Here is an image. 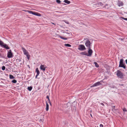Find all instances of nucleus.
I'll return each mask as SVG.
<instances>
[{"instance_id":"nucleus-21","label":"nucleus","mask_w":127,"mask_h":127,"mask_svg":"<svg viewBox=\"0 0 127 127\" xmlns=\"http://www.w3.org/2000/svg\"><path fill=\"white\" fill-rule=\"evenodd\" d=\"M64 46H66L70 47L71 46V45L68 44H65L64 45Z\"/></svg>"},{"instance_id":"nucleus-29","label":"nucleus","mask_w":127,"mask_h":127,"mask_svg":"<svg viewBox=\"0 0 127 127\" xmlns=\"http://www.w3.org/2000/svg\"><path fill=\"white\" fill-rule=\"evenodd\" d=\"M21 61L20 60L18 59H17L16 60V61L17 62H20Z\"/></svg>"},{"instance_id":"nucleus-13","label":"nucleus","mask_w":127,"mask_h":127,"mask_svg":"<svg viewBox=\"0 0 127 127\" xmlns=\"http://www.w3.org/2000/svg\"><path fill=\"white\" fill-rule=\"evenodd\" d=\"M40 69L43 71H45V67H44L43 65L41 64L40 66Z\"/></svg>"},{"instance_id":"nucleus-5","label":"nucleus","mask_w":127,"mask_h":127,"mask_svg":"<svg viewBox=\"0 0 127 127\" xmlns=\"http://www.w3.org/2000/svg\"><path fill=\"white\" fill-rule=\"evenodd\" d=\"M78 49V50L80 51H83L86 49L85 46L82 44L79 45Z\"/></svg>"},{"instance_id":"nucleus-12","label":"nucleus","mask_w":127,"mask_h":127,"mask_svg":"<svg viewBox=\"0 0 127 127\" xmlns=\"http://www.w3.org/2000/svg\"><path fill=\"white\" fill-rule=\"evenodd\" d=\"M118 5L119 6H123L124 4V3L122 1H118Z\"/></svg>"},{"instance_id":"nucleus-41","label":"nucleus","mask_w":127,"mask_h":127,"mask_svg":"<svg viewBox=\"0 0 127 127\" xmlns=\"http://www.w3.org/2000/svg\"><path fill=\"white\" fill-rule=\"evenodd\" d=\"M90 116H91L92 117V114H90Z\"/></svg>"},{"instance_id":"nucleus-37","label":"nucleus","mask_w":127,"mask_h":127,"mask_svg":"<svg viewBox=\"0 0 127 127\" xmlns=\"http://www.w3.org/2000/svg\"><path fill=\"white\" fill-rule=\"evenodd\" d=\"M49 102L50 103V105H51V103L50 101V102Z\"/></svg>"},{"instance_id":"nucleus-44","label":"nucleus","mask_w":127,"mask_h":127,"mask_svg":"<svg viewBox=\"0 0 127 127\" xmlns=\"http://www.w3.org/2000/svg\"><path fill=\"white\" fill-rule=\"evenodd\" d=\"M126 64H127V62H126Z\"/></svg>"},{"instance_id":"nucleus-23","label":"nucleus","mask_w":127,"mask_h":127,"mask_svg":"<svg viewBox=\"0 0 127 127\" xmlns=\"http://www.w3.org/2000/svg\"><path fill=\"white\" fill-rule=\"evenodd\" d=\"M26 55L27 57V59H28L29 60L30 58V56L28 54H27Z\"/></svg>"},{"instance_id":"nucleus-8","label":"nucleus","mask_w":127,"mask_h":127,"mask_svg":"<svg viewBox=\"0 0 127 127\" xmlns=\"http://www.w3.org/2000/svg\"><path fill=\"white\" fill-rule=\"evenodd\" d=\"M7 57L8 58H10L13 57V54L11 52V50H9L7 53Z\"/></svg>"},{"instance_id":"nucleus-11","label":"nucleus","mask_w":127,"mask_h":127,"mask_svg":"<svg viewBox=\"0 0 127 127\" xmlns=\"http://www.w3.org/2000/svg\"><path fill=\"white\" fill-rule=\"evenodd\" d=\"M68 104H69V103H68L66 104V106H67L66 107V110H67V111H66V112H65V113H67L68 112V110L70 109L71 108V107L70 106V105L69 106H67Z\"/></svg>"},{"instance_id":"nucleus-20","label":"nucleus","mask_w":127,"mask_h":127,"mask_svg":"<svg viewBox=\"0 0 127 127\" xmlns=\"http://www.w3.org/2000/svg\"><path fill=\"white\" fill-rule=\"evenodd\" d=\"M32 86L28 87V89L29 91H30L32 90Z\"/></svg>"},{"instance_id":"nucleus-40","label":"nucleus","mask_w":127,"mask_h":127,"mask_svg":"<svg viewBox=\"0 0 127 127\" xmlns=\"http://www.w3.org/2000/svg\"><path fill=\"white\" fill-rule=\"evenodd\" d=\"M52 24H53L55 25H56V24H54V23H52Z\"/></svg>"},{"instance_id":"nucleus-14","label":"nucleus","mask_w":127,"mask_h":127,"mask_svg":"<svg viewBox=\"0 0 127 127\" xmlns=\"http://www.w3.org/2000/svg\"><path fill=\"white\" fill-rule=\"evenodd\" d=\"M46 111H47L48 110H49V105L48 104V103L47 102H46Z\"/></svg>"},{"instance_id":"nucleus-46","label":"nucleus","mask_w":127,"mask_h":127,"mask_svg":"<svg viewBox=\"0 0 127 127\" xmlns=\"http://www.w3.org/2000/svg\"><path fill=\"white\" fill-rule=\"evenodd\" d=\"M126 20L127 21V20Z\"/></svg>"},{"instance_id":"nucleus-10","label":"nucleus","mask_w":127,"mask_h":127,"mask_svg":"<svg viewBox=\"0 0 127 127\" xmlns=\"http://www.w3.org/2000/svg\"><path fill=\"white\" fill-rule=\"evenodd\" d=\"M22 49L23 50L24 53L25 55H26L28 54V52L27 51V50L24 47L22 48Z\"/></svg>"},{"instance_id":"nucleus-25","label":"nucleus","mask_w":127,"mask_h":127,"mask_svg":"<svg viewBox=\"0 0 127 127\" xmlns=\"http://www.w3.org/2000/svg\"><path fill=\"white\" fill-rule=\"evenodd\" d=\"M98 5H100V6H102L103 5V4L102 2H99L98 3Z\"/></svg>"},{"instance_id":"nucleus-7","label":"nucleus","mask_w":127,"mask_h":127,"mask_svg":"<svg viewBox=\"0 0 127 127\" xmlns=\"http://www.w3.org/2000/svg\"><path fill=\"white\" fill-rule=\"evenodd\" d=\"M1 45L0 46L6 49H10L8 46L6 44H4L3 42Z\"/></svg>"},{"instance_id":"nucleus-34","label":"nucleus","mask_w":127,"mask_h":127,"mask_svg":"<svg viewBox=\"0 0 127 127\" xmlns=\"http://www.w3.org/2000/svg\"><path fill=\"white\" fill-rule=\"evenodd\" d=\"M103 127V125L101 124H100V127Z\"/></svg>"},{"instance_id":"nucleus-32","label":"nucleus","mask_w":127,"mask_h":127,"mask_svg":"<svg viewBox=\"0 0 127 127\" xmlns=\"http://www.w3.org/2000/svg\"><path fill=\"white\" fill-rule=\"evenodd\" d=\"M2 42H3L2 41L0 40V46L1 45V44H2Z\"/></svg>"},{"instance_id":"nucleus-22","label":"nucleus","mask_w":127,"mask_h":127,"mask_svg":"<svg viewBox=\"0 0 127 127\" xmlns=\"http://www.w3.org/2000/svg\"><path fill=\"white\" fill-rule=\"evenodd\" d=\"M9 76V78L11 79H14L15 78L14 77L13 75H10Z\"/></svg>"},{"instance_id":"nucleus-30","label":"nucleus","mask_w":127,"mask_h":127,"mask_svg":"<svg viewBox=\"0 0 127 127\" xmlns=\"http://www.w3.org/2000/svg\"><path fill=\"white\" fill-rule=\"evenodd\" d=\"M121 18L125 20H127V18H125L123 17H121Z\"/></svg>"},{"instance_id":"nucleus-9","label":"nucleus","mask_w":127,"mask_h":127,"mask_svg":"<svg viewBox=\"0 0 127 127\" xmlns=\"http://www.w3.org/2000/svg\"><path fill=\"white\" fill-rule=\"evenodd\" d=\"M88 50V54L87 56H91L93 53V51L91 49V48H87Z\"/></svg>"},{"instance_id":"nucleus-1","label":"nucleus","mask_w":127,"mask_h":127,"mask_svg":"<svg viewBox=\"0 0 127 127\" xmlns=\"http://www.w3.org/2000/svg\"><path fill=\"white\" fill-rule=\"evenodd\" d=\"M84 40H86L85 42L86 46L87 47V48H91V44L90 41L87 38L84 39Z\"/></svg>"},{"instance_id":"nucleus-2","label":"nucleus","mask_w":127,"mask_h":127,"mask_svg":"<svg viewBox=\"0 0 127 127\" xmlns=\"http://www.w3.org/2000/svg\"><path fill=\"white\" fill-rule=\"evenodd\" d=\"M123 61L124 60L123 59H120L119 67H123L124 69H125L126 68V65H125V64L123 63Z\"/></svg>"},{"instance_id":"nucleus-24","label":"nucleus","mask_w":127,"mask_h":127,"mask_svg":"<svg viewBox=\"0 0 127 127\" xmlns=\"http://www.w3.org/2000/svg\"><path fill=\"white\" fill-rule=\"evenodd\" d=\"M12 82L13 83H15L17 82V81L16 80H15V79H14L12 81Z\"/></svg>"},{"instance_id":"nucleus-16","label":"nucleus","mask_w":127,"mask_h":127,"mask_svg":"<svg viewBox=\"0 0 127 127\" xmlns=\"http://www.w3.org/2000/svg\"><path fill=\"white\" fill-rule=\"evenodd\" d=\"M35 71L37 72V74L39 75L40 74V72L39 70H38V68H36V69Z\"/></svg>"},{"instance_id":"nucleus-26","label":"nucleus","mask_w":127,"mask_h":127,"mask_svg":"<svg viewBox=\"0 0 127 127\" xmlns=\"http://www.w3.org/2000/svg\"><path fill=\"white\" fill-rule=\"evenodd\" d=\"M5 67L4 66H3L2 67V70H5Z\"/></svg>"},{"instance_id":"nucleus-33","label":"nucleus","mask_w":127,"mask_h":127,"mask_svg":"<svg viewBox=\"0 0 127 127\" xmlns=\"http://www.w3.org/2000/svg\"><path fill=\"white\" fill-rule=\"evenodd\" d=\"M123 111H127V110L126 109V108H124L123 109Z\"/></svg>"},{"instance_id":"nucleus-27","label":"nucleus","mask_w":127,"mask_h":127,"mask_svg":"<svg viewBox=\"0 0 127 127\" xmlns=\"http://www.w3.org/2000/svg\"><path fill=\"white\" fill-rule=\"evenodd\" d=\"M56 2L58 3H61V1L60 0H57Z\"/></svg>"},{"instance_id":"nucleus-3","label":"nucleus","mask_w":127,"mask_h":127,"mask_svg":"<svg viewBox=\"0 0 127 127\" xmlns=\"http://www.w3.org/2000/svg\"><path fill=\"white\" fill-rule=\"evenodd\" d=\"M26 12H28V13H29L30 14H32L33 15H34L36 16H41V14L38 13L36 12H34L32 11H29L28 10H24Z\"/></svg>"},{"instance_id":"nucleus-39","label":"nucleus","mask_w":127,"mask_h":127,"mask_svg":"<svg viewBox=\"0 0 127 127\" xmlns=\"http://www.w3.org/2000/svg\"><path fill=\"white\" fill-rule=\"evenodd\" d=\"M65 23H67V24H69V23L68 22H65Z\"/></svg>"},{"instance_id":"nucleus-4","label":"nucleus","mask_w":127,"mask_h":127,"mask_svg":"<svg viewBox=\"0 0 127 127\" xmlns=\"http://www.w3.org/2000/svg\"><path fill=\"white\" fill-rule=\"evenodd\" d=\"M117 75L120 78H123V74L121 71L119 70H118L117 71Z\"/></svg>"},{"instance_id":"nucleus-42","label":"nucleus","mask_w":127,"mask_h":127,"mask_svg":"<svg viewBox=\"0 0 127 127\" xmlns=\"http://www.w3.org/2000/svg\"><path fill=\"white\" fill-rule=\"evenodd\" d=\"M126 62H127V59L126 60Z\"/></svg>"},{"instance_id":"nucleus-35","label":"nucleus","mask_w":127,"mask_h":127,"mask_svg":"<svg viewBox=\"0 0 127 127\" xmlns=\"http://www.w3.org/2000/svg\"><path fill=\"white\" fill-rule=\"evenodd\" d=\"M100 104L103 106H104V104L103 103H100Z\"/></svg>"},{"instance_id":"nucleus-38","label":"nucleus","mask_w":127,"mask_h":127,"mask_svg":"<svg viewBox=\"0 0 127 127\" xmlns=\"http://www.w3.org/2000/svg\"><path fill=\"white\" fill-rule=\"evenodd\" d=\"M112 107H113V108L114 109V108H115V106H112Z\"/></svg>"},{"instance_id":"nucleus-6","label":"nucleus","mask_w":127,"mask_h":127,"mask_svg":"<svg viewBox=\"0 0 127 127\" xmlns=\"http://www.w3.org/2000/svg\"><path fill=\"white\" fill-rule=\"evenodd\" d=\"M103 82L102 80L100 82H96L93 84L91 86V88H93L94 87L100 85H102V84L100 83V82Z\"/></svg>"},{"instance_id":"nucleus-36","label":"nucleus","mask_w":127,"mask_h":127,"mask_svg":"<svg viewBox=\"0 0 127 127\" xmlns=\"http://www.w3.org/2000/svg\"><path fill=\"white\" fill-rule=\"evenodd\" d=\"M38 75L37 74V75H36V76H35V78H37V76L38 75Z\"/></svg>"},{"instance_id":"nucleus-19","label":"nucleus","mask_w":127,"mask_h":127,"mask_svg":"<svg viewBox=\"0 0 127 127\" xmlns=\"http://www.w3.org/2000/svg\"><path fill=\"white\" fill-rule=\"evenodd\" d=\"M94 64L95 65V66L97 67H99V65L96 62H94Z\"/></svg>"},{"instance_id":"nucleus-18","label":"nucleus","mask_w":127,"mask_h":127,"mask_svg":"<svg viewBox=\"0 0 127 127\" xmlns=\"http://www.w3.org/2000/svg\"><path fill=\"white\" fill-rule=\"evenodd\" d=\"M59 37L61 39H64V40H67V38H65V37L64 38L62 36H59Z\"/></svg>"},{"instance_id":"nucleus-17","label":"nucleus","mask_w":127,"mask_h":127,"mask_svg":"<svg viewBox=\"0 0 127 127\" xmlns=\"http://www.w3.org/2000/svg\"><path fill=\"white\" fill-rule=\"evenodd\" d=\"M64 2L67 4H69L70 3V1L68 0H64Z\"/></svg>"},{"instance_id":"nucleus-43","label":"nucleus","mask_w":127,"mask_h":127,"mask_svg":"<svg viewBox=\"0 0 127 127\" xmlns=\"http://www.w3.org/2000/svg\"><path fill=\"white\" fill-rule=\"evenodd\" d=\"M1 56V54H0V56Z\"/></svg>"},{"instance_id":"nucleus-15","label":"nucleus","mask_w":127,"mask_h":127,"mask_svg":"<svg viewBox=\"0 0 127 127\" xmlns=\"http://www.w3.org/2000/svg\"><path fill=\"white\" fill-rule=\"evenodd\" d=\"M80 54L81 55H85L87 56L88 55L87 53L86 52H82L80 53Z\"/></svg>"},{"instance_id":"nucleus-28","label":"nucleus","mask_w":127,"mask_h":127,"mask_svg":"<svg viewBox=\"0 0 127 127\" xmlns=\"http://www.w3.org/2000/svg\"><path fill=\"white\" fill-rule=\"evenodd\" d=\"M46 98H47L48 100V102H50V99L49 98V96L48 95H47V96H46Z\"/></svg>"},{"instance_id":"nucleus-31","label":"nucleus","mask_w":127,"mask_h":127,"mask_svg":"<svg viewBox=\"0 0 127 127\" xmlns=\"http://www.w3.org/2000/svg\"><path fill=\"white\" fill-rule=\"evenodd\" d=\"M124 38H119V39H120V40H121L122 41V40H124Z\"/></svg>"},{"instance_id":"nucleus-45","label":"nucleus","mask_w":127,"mask_h":127,"mask_svg":"<svg viewBox=\"0 0 127 127\" xmlns=\"http://www.w3.org/2000/svg\"><path fill=\"white\" fill-rule=\"evenodd\" d=\"M126 39H127V38H126Z\"/></svg>"}]
</instances>
